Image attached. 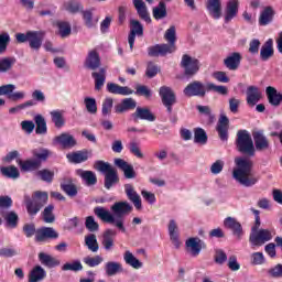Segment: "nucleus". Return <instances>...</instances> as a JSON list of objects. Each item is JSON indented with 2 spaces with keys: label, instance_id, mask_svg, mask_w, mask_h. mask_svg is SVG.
<instances>
[{
  "label": "nucleus",
  "instance_id": "obj_25",
  "mask_svg": "<svg viewBox=\"0 0 282 282\" xmlns=\"http://www.w3.org/2000/svg\"><path fill=\"white\" fill-rule=\"evenodd\" d=\"M274 56V40H267L260 48V61L268 63Z\"/></svg>",
  "mask_w": 282,
  "mask_h": 282
},
{
  "label": "nucleus",
  "instance_id": "obj_30",
  "mask_svg": "<svg viewBox=\"0 0 282 282\" xmlns=\"http://www.w3.org/2000/svg\"><path fill=\"white\" fill-rule=\"evenodd\" d=\"M66 159L70 164H83L89 160V151L80 150L66 154Z\"/></svg>",
  "mask_w": 282,
  "mask_h": 282
},
{
  "label": "nucleus",
  "instance_id": "obj_44",
  "mask_svg": "<svg viewBox=\"0 0 282 282\" xmlns=\"http://www.w3.org/2000/svg\"><path fill=\"white\" fill-rule=\"evenodd\" d=\"M78 175L84 180L86 186H96L98 184V177L93 171L78 170Z\"/></svg>",
  "mask_w": 282,
  "mask_h": 282
},
{
  "label": "nucleus",
  "instance_id": "obj_12",
  "mask_svg": "<svg viewBox=\"0 0 282 282\" xmlns=\"http://www.w3.org/2000/svg\"><path fill=\"white\" fill-rule=\"evenodd\" d=\"M206 91H208V88H206V85L199 80H194L189 83L183 90L184 95L187 96V98H193L194 96H198V98H204L206 96Z\"/></svg>",
  "mask_w": 282,
  "mask_h": 282
},
{
  "label": "nucleus",
  "instance_id": "obj_10",
  "mask_svg": "<svg viewBox=\"0 0 282 282\" xmlns=\"http://www.w3.org/2000/svg\"><path fill=\"white\" fill-rule=\"evenodd\" d=\"M159 96L167 113H173V105L177 104V95H175V91H173V88L169 86H162L159 89Z\"/></svg>",
  "mask_w": 282,
  "mask_h": 282
},
{
  "label": "nucleus",
  "instance_id": "obj_50",
  "mask_svg": "<svg viewBox=\"0 0 282 282\" xmlns=\"http://www.w3.org/2000/svg\"><path fill=\"white\" fill-rule=\"evenodd\" d=\"M51 113V120L56 127V129H63L65 127V117L63 116V111L53 110Z\"/></svg>",
  "mask_w": 282,
  "mask_h": 282
},
{
  "label": "nucleus",
  "instance_id": "obj_46",
  "mask_svg": "<svg viewBox=\"0 0 282 282\" xmlns=\"http://www.w3.org/2000/svg\"><path fill=\"white\" fill-rule=\"evenodd\" d=\"M123 260L127 263V265H130V268H133L134 270H140V268L143 267L142 261L135 258V256H133L131 251H126L123 253Z\"/></svg>",
  "mask_w": 282,
  "mask_h": 282
},
{
  "label": "nucleus",
  "instance_id": "obj_17",
  "mask_svg": "<svg viewBox=\"0 0 282 282\" xmlns=\"http://www.w3.org/2000/svg\"><path fill=\"white\" fill-rule=\"evenodd\" d=\"M230 129V119L226 115H221L218 119L216 131L221 142H228V130Z\"/></svg>",
  "mask_w": 282,
  "mask_h": 282
},
{
  "label": "nucleus",
  "instance_id": "obj_14",
  "mask_svg": "<svg viewBox=\"0 0 282 282\" xmlns=\"http://www.w3.org/2000/svg\"><path fill=\"white\" fill-rule=\"evenodd\" d=\"M48 239H58V231L52 227H41L36 229L35 241L37 243H45Z\"/></svg>",
  "mask_w": 282,
  "mask_h": 282
},
{
  "label": "nucleus",
  "instance_id": "obj_40",
  "mask_svg": "<svg viewBox=\"0 0 282 282\" xmlns=\"http://www.w3.org/2000/svg\"><path fill=\"white\" fill-rule=\"evenodd\" d=\"M82 17L84 24L88 28V30H91L98 25V18H94V9L83 10Z\"/></svg>",
  "mask_w": 282,
  "mask_h": 282
},
{
  "label": "nucleus",
  "instance_id": "obj_42",
  "mask_svg": "<svg viewBox=\"0 0 282 282\" xmlns=\"http://www.w3.org/2000/svg\"><path fill=\"white\" fill-rule=\"evenodd\" d=\"M118 232L113 229H106L102 235L101 245L104 246L105 250H111L113 248V237H116Z\"/></svg>",
  "mask_w": 282,
  "mask_h": 282
},
{
  "label": "nucleus",
  "instance_id": "obj_11",
  "mask_svg": "<svg viewBox=\"0 0 282 282\" xmlns=\"http://www.w3.org/2000/svg\"><path fill=\"white\" fill-rule=\"evenodd\" d=\"M272 231L269 229H259L257 231H252L249 236V243H251L252 248H259L268 241H272Z\"/></svg>",
  "mask_w": 282,
  "mask_h": 282
},
{
  "label": "nucleus",
  "instance_id": "obj_24",
  "mask_svg": "<svg viewBox=\"0 0 282 282\" xmlns=\"http://www.w3.org/2000/svg\"><path fill=\"white\" fill-rule=\"evenodd\" d=\"M138 107V101L129 97L121 100V102L115 106V113H127V111H133Z\"/></svg>",
  "mask_w": 282,
  "mask_h": 282
},
{
  "label": "nucleus",
  "instance_id": "obj_57",
  "mask_svg": "<svg viewBox=\"0 0 282 282\" xmlns=\"http://www.w3.org/2000/svg\"><path fill=\"white\" fill-rule=\"evenodd\" d=\"M84 105L88 113H91L93 116H95V113H98V104H96V98L94 97L84 98Z\"/></svg>",
  "mask_w": 282,
  "mask_h": 282
},
{
  "label": "nucleus",
  "instance_id": "obj_16",
  "mask_svg": "<svg viewBox=\"0 0 282 282\" xmlns=\"http://www.w3.org/2000/svg\"><path fill=\"white\" fill-rule=\"evenodd\" d=\"M115 166L122 171L126 180H135L138 177L135 169H133L131 163L124 161L123 159H115Z\"/></svg>",
  "mask_w": 282,
  "mask_h": 282
},
{
  "label": "nucleus",
  "instance_id": "obj_3",
  "mask_svg": "<svg viewBox=\"0 0 282 282\" xmlns=\"http://www.w3.org/2000/svg\"><path fill=\"white\" fill-rule=\"evenodd\" d=\"M169 44H155L154 46L148 47V55L152 57L166 56L167 54H173L177 50L175 42L177 37L175 35V26H170L164 35Z\"/></svg>",
  "mask_w": 282,
  "mask_h": 282
},
{
  "label": "nucleus",
  "instance_id": "obj_27",
  "mask_svg": "<svg viewBox=\"0 0 282 282\" xmlns=\"http://www.w3.org/2000/svg\"><path fill=\"white\" fill-rule=\"evenodd\" d=\"M224 226L228 230H231L232 235L237 237L238 239H241V235H243V227H241V223L237 221L232 217H227L224 220Z\"/></svg>",
  "mask_w": 282,
  "mask_h": 282
},
{
  "label": "nucleus",
  "instance_id": "obj_59",
  "mask_svg": "<svg viewBox=\"0 0 282 282\" xmlns=\"http://www.w3.org/2000/svg\"><path fill=\"white\" fill-rule=\"evenodd\" d=\"M207 91H215L216 94H219L220 96H228V87L226 86H217L213 83L206 84Z\"/></svg>",
  "mask_w": 282,
  "mask_h": 282
},
{
  "label": "nucleus",
  "instance_id": "obj_23",
  "mask_svg": "<svg viewBox=\"0 0 282 282\" xmlns=\"http://www.w3.org/2000/svg\"><path fill=\"white\" fill-rule=\"evenodd\" d=\"M131 116L134 122H138V120H147L148 122H155L156 120L155 115H153V112L149 108L137 107L135 111Z\"/></svg>",
  "mask_w": 282,
  "mask_h": 282
},
{
  "label": "nucleus",
  "instance_id": "obj_60",
  "mask_svg": "<svg viewBox=\"0 0 282 282\" xmlns=\"http://www.w3.org/2000/svg\"><path fill=\"white\" fill-rule=\"evenodd\" d=\"M36 175L42 180V182H47V184H52V182H54V172L47 169L37 171Z\"/></svg>",
  "mask_w": 282,
  "mask_h": 282
},
{
  "label": "nucleus",
  "instance_id": "obj_48",
  "mask_svg": "<svg viewBox=\"0 0 282 282\" xmlns=\"http://www.w3.org/2000/svg\"><path fill=\"white\" fill-rule=\"evenodd\" d=\"M169 235L171 241L180 248V236L177 235V223L174 219H171L167 226Z\"/></svg>",
  "mask_w": 282,
  "mask_h": 282
},
{
  "label": "nucleus",
  "instance_id": "obj_58",
  "mask_svg": "<svg viewBox=\"0 0 282 282\" xmlns=\"http://www.w3.org/2000/svg\"><path fill=\"white\" fill-rule=\"evenodd\" d=\"M84 263L88 265V268H98L105 259L101 256H95V257H85L84 258Z\"/></svg>",
  "mask_w": 282,
  "mask_h": 282
},
{
  "label": "nucleus",
  "instance_id": "obj_47",
  "mask_svg": "<svg viewBox=\"0 0 282 282\" xmlns=\"http://www.w3.org/2000/svg\"><path fill=\"white\" fill-rule=\"evenodd\" d=\"M152 14L155 21H161V19H166L169 14L166 11V3L164 1L159 2V4L152 9Z\"/></svg>",
  "mask_w": 282,
  "mask_h": 282
},
{
  "label": "nucleus",
  "instance_id": "obj_9",
  "mask_svg": "<svg viewBox=\"0 0 282 282\" xmlns=\"http://www.w3.org/2000/svg\"><path fill=\"white\" fill-rule=\"evenodd\" d=\"M181 67L184 69V76L193 78L202 68V63H199V59L184 54L181 59Z\"/></svg>",
  "mask_w": 282,
  "mask_h": 282
},
{
  "label": "nucleus",
  "instance_id": "obj_38",
  "mask_svg": "<svg viewBox=\"0 0 282 282\" xmlns=\"http://www.w3.org/2000/svg\"><path fill=\"white\" fill-rule=\"evenodd\" d=\"M91 76L95 80L96 91H100L105 87V80H107V69L99 68V72H93Z\"/></svg>",
  "mask_w": 282,
  "mask_h": 282
},
{
  "label": "nucleus",
  "instance_id": "obj_8",
  "mask_svg": "<svg viewBox=\"0 0 282 282\" xmlns=\"http://www.w3.org/2000/svg\"><path fill=\"white\" fill-rule=\"evenodd\" d=\"M236 149L243 155L254 158V142L252 141V137L248 130H239L237 132Z\"/></svg>",
  "mask_w": 282,
  "mask_h": 282
},
{
  "label": "nucleus",
  "instance_id": "obj_13",
  "mask_svg": "<svg viewBox=\"0 0 282 282\" xmlns=\"http://www.w3.org/2000/svg\"><path fill=\"white\" fill-rule=\"evenodd\" d=\"M135 36H144V25L139 20H130V32L128 34V43L130 45V52H133V45H135Z\"/></svg>",
  "mask_w": 282,
  "mask_h": 282
},
{
  "label": "nucleus",
  "instance_id": "obj_19",
  "mask_svg": "<svg viewBox=\"0 0 282 282\" xmlns=\"http://www.w3.org/2000/svg\"><path fill=\"white\" fill-rule=\"evenodd\" d=\"M53 142H55V144H59V147L64 149H74V147L78 144L76 138L67 132H63L59 135L55 137L53 139Z\"/></svg>",
  "mask_w": 282,
  "mask_h": 282
},
{
  "label": "nucleus",
  "instance_id": "obj_31",
  "mask_svg": "<svg viewBox=\"0 0 282 282\" xmlns=\"http://www.w3.org/2000/svg\"><path fill=\"white\" fill-rule=\"evenodd\" d=\"M267 98L272 107H280L282 102V94L276 88L269 86L265 89Z\"/></svg>",
  "mask_w": 282,
  "mask_h": 282
},
{
  "label": "nucleus",
  "instance_id": "obj_41",
  "mask_svg": "<svg viewBox=\"0 0 282 282\" xmlns=\"http://www.w3.org/2000/svg\"><path fill=\"white\" fill-rule=\"evenodd\" d=\"M18 164L21 171H23L24 173H32V171H39V169L41 167L40 163L34 159H29L25 161L19 160Z\"/></svg>",
  "mask_w": 282,
  "mask_h": 282
},
{
  "label": "nucleus",
  "instance_id": "obj_56",
  "mask_svg": "<svg viewBox=\"0 0 282 282\" xmlns=\"http://www.w3.org/2000/svg\"><path fill=\"white\" fill-rule=\"evenodd\" d=\"M58 28V34L62 39H67L69 34H72V25H69V22L59 21L57 22Z\"/></svg>",
  "mask_w": 282,
  "mask_h": 282
},
{
  "label": "nucleus",
  "instance_id": "obj_29",
  "mask_svg": "<svg viewBox=\"0 0 282 282\" xmlns=\"http://www.w3.org/2000/svg\"><path fill=\"white\" fill-rule=\"evenodd\" d=\"M247 105L249 107H254L259 100H261V90L257 86H249L246 91Z\"/></svg>",
  "mask_w": 282,
  "mask_h": 282
},
{
  "label": "nucleus",
  "instance_id": "obj_43",
  "mask_svg": "<svg viewBox=\"0 0 282 282\" xmlns=\"http://www.w3.org/2000/svg\"><path fill=\"white\" fill-rule=\"evenodd\" d=\"M34 122L36 135H45V133H47V121H45V117H43V115H36Z\"/></svg>",
  "mask_w": 282,
  "mask_h": 282
},
{
  "label": "nucleus",
  "instance_id": "obj_6",
  "mask_svg": "<svg viewBox=\"0 0 282 282\" xmlns=\"http://www.w3.org/2000/svg\"><path fill=\"white\" fill-rule=\"evenodd\" d=\"M94 167L96 171L105 174L104 187L106 191H111L116 184H120V176L118 175V170L111 166V164L105 161H96Z\"/></svg>",
  "mask_w": 282,
  "mask_h": 282
},
{
  "label": "nucleus",
  "instance_id": "obj_53",
  "mask_svg": "<svg viewBox=\"0 0 282 282\" xmlns=\"http://www.w3.org/2000/svg\"><path fill=\"white\" fill-rule=\"evenodd\" d=\"M42 218L45 224H54L56 216L54 215V205L50 204L42 212Z\"/></svg>",
  "mask_w": 282,
  "mask_h": 282
},
{
  "label": "nucleus",
  "instance_id": "obj_37",
  "mask_svg": "<svg viewBox=\"0 0 282 282\" xmlns=\"http://www.w3.org/2000/svg\"><path fill=\"white\" fill-rule=\"evenodd\" d=\"M206 6L213 19H221V0H207Z\"/></svg>",
  "mask_w": 282,
  "mask_h": 282
},
{
  "label": "nucleus",
  "instance_id": "obj_28",
  "mask_svg": "<svg viewBox=\"0 0 282 282\" xmlns=\"http://www.w3.org/2000/svg\"><path fill=\"white\" fill-rule=\"evenodd\" d=\"M239 14V0H229L225 9V23H230Z\"/></svg>",
  "mask_w": 282,
  "mask_h": 282
},
{
  "label": "nucleus",
  "instance_id": "obj_32",
  "mask_svg": "<svg viewBox=\"0 0 282 282\" xmlns=\"http://www.w3.org/2000/svg\"><path fill=\"white\" fill-rule=\"evenodd\" d=\"M37 257H39L40 263L45 268L52 269V268H58V265H61V260L45 252H40Z\"/></svg>",
  "mask_w": 282,
  "mask_h": 282
},
{
  "label": "nucleus",
  "instance_id": "obj_49",
  "mask_svg": "<svg viewBox=\"0 0 282 282\" xmlns=\"http://www.w3.org/2000/svg\"><path fill=\"white\" fill-rule=\"evenodd\" d=\"M0 173L3 177H8L9 180H17L21 175V173H19V169L14 165L0 167Z\"/></svg>",
  "mask_w": 282,
  "mask_h": 282
},
{
  "label": "nucleus",
  "instance_id": "obj_39",
  "mask_svg": "<svg viewBox=\"0 0 282 282\" xmlns=\"http://www.w3.org/2000/svg\"><path fill=\"white\" fill-rule=\"evenodd\" d=\"M105 273L108 276H116V274H120V272H123L122 263L116 262V261H108L105 263L104 267Z\"/></svg>",
  "mask_w": 282,
  "mask_h": 282
},
{
  "label": "nucleus",
  "instance_id": "obj_20",
  "mask_svg": "<svg viewBox=\"0 0 282 282\" xmlns=\"http://www.w3.org/2000/svg\"><path fill=\"white\" fill-rule=\"evenodd\" d=\"M123 187H124V193H126L128 199L130 202H132L134 208H137V210L142 209V198L135 191V187H133V184L128 183V184H124Z\"/></svg>",
  "mask_w": 282,
  "mask_h": 282
},
{
  "label": "nucleus",
  "instance_id": "obj_55",
  "mask_svg": "<svg viewBox=\"0 0 282 282\" xmlns=\"http://www.w3.org/2000/svg\"><path fill=\"white\" fill-rule=\"evenodd\" d=\"M63 272H80L83 271V263L80 260H75L73 262H66L62 265Z\"/></svg>",
  "mask_w": 282,
  "mask_h": 282
},
{
  "label": "nucleus",
  "instance_id": "obj_62",
  "mask_svg": "<svg viewBox=\"0 0 282 282\" xmlns=\"http://www.w3.org/2000/svg\"><path fill=\"white\" fill-rule=\"evenodd\" d=\"M113 109V98L107 97L101 105L102 116H111V110Z\"/></svg>",
  "mask_w": 282,
  "mask_h": 282
},
{
  "label": "nucleus",
  "instance_id": "obj_22",
  "mask_svg": "<svg viewBox=\"0 0 282 282\" xmlns=\"http://www.w3.org/2000/svg\"><path fill=\"white\" fill-rule=\"evenodd\" d=\"M241 53L239 52H234L230 53L225 59H224V65L229 72H237L239 67L241 66Z\"/></svg>",
  "mask_w": 282,
  "mask_h": 282
},
{
  "label": "nucleus",
  "instance_id": "obj_4",
  "mask_svg": "<svg viewBox=\"0 0 282 282\" xmlns=\"http://www.w3.org/2000/svg\"><path fill=\"white\" fill-rule=\"evenodd\" d=\"M50 200L47 192L35 191L32 196L24 195V206L29 217H36Z\"/></svg>",
  "mask_w": 282,
  "mask_h": 282
},
{
  "label": "nucleus",
  "instance_id": "obj_5",
  "mask_svg": "<svg viewBox=\"0 0 282 282\" xmlns=\"http://www.w3.org/2000/svg\"><path fill=\"white\" fill-rule=\"evenodd\" d=\"M107 91L117 96H131V94H135V96H143V98H147V100L153 96V91L145 85H138L135 87V91H133V89L129 88V86H120L116 83H108Z\"/></svg>",
  "mask_w": 282,
  "mask_h": 282
},
{
  "label": "nucleus",
  "instance_id": "obj_2",
  "mask_svg": "<svg viewBox=\"0 0 282 282\" xmlns=\"http://www.w3.org/2000/svg\"><path fill=\"white\" fill-rule=\"evenodd\" d=\"M236 166L238 169L234 170V178L236 182H239L241 186H246L249 188L250 186H254L259 182V178L252 176V161L246 158H237L235 160Z\"/></svg>",
  "mask_w": 282,
  "mask_h": 282
},
{
  "label": "nucleus",
  "instance_id": "obj_61",
  "mask_svg": "<svg viewBox=\"0 0 282 282\" xmlns=\"http://www.w3.org/2000/svg\"><path fill=\"white\" fill-rule=\"evenodd\" d=\"M85 7H83V3L78 2V1H69L66 4V10L67 12H69L70 14H78V12H83Z\"/></svg>",
  "mask_w": 282,
  "mask_h": 282
},
{
  "label": "nucleus",
  "instance_id": "obj_18",
  "mask_svg": "<svg viewBox=\"0 0 282 282\" xmlns=\"http://www.w3.org/2000/svg\"><path fill=\"white\" fill-rule=\"evenodd\" d=\"M256 149L258 151H268L270 149V140L263 133V130H257L252 132Z\"/></svg>",
  "mask_w": 282,
  "mask_h": 282
},
{
  "label": "nucleus",
  "instance_id": "obj_36",
  "mask_svg": "<svg viewBox=\"0 0 282 282\" xmlns=\"http://www.w3.org/2000/svg\"><path fill=\"white\" fill-rule=\"evenodd\" d=\"M2 218L4 219L6 228L14 229L19 227V214L17 212H7L2 214Z\"/></svg>",
  "mask_w": 282,
  "mask_h": 282
},
{
  "label": "nucleus",
  "instance_id": "obj_51",
  "mask_svg": "<svg viewBox=\"0 0 282 282\" xmlns=\"http://www.w3.org/2000/svg\"><path fill=\"white\" fill-rule=\"evenodd\" d=\"M85 246H87L90 252H97L98 250H100V246L98 245V238H96L95 234L85 236Z\"/></svg>",
  "mask_w": 282,
  "mask_h": 282
},
{
  "label": "nucleus",
  "instance_id": "obj_45",
  "mask_svg": "<svg viewBox=\"0 0 282 282\" xmlns=\"http://www.w3.org/2000/svg\"><path fill=\"white\" fill-rule=\"evenodd\" d=\"M31 153H32V155L34 158L33 160L35 162L40 163V166H41V164H43V162H47V159L51 155L50 150L44 149V148L34 149V150H32Z\"/></svg>",
  "mask_w": 282,
  "mask_h": 282
},
{
  "label": "nucleus",
  "instance_id": "obj_35",
  "mask_svg": "<svg viewBox=\"0 0 282 282\" xmlns=\"http://www.w3.org/2000/svg\"><path fill=\"white\" fill-rule=\"evenodd\" d=\"M47 276V272L43 267L35 265L29 273V282H41Z\"/></svg>",
  "mask_w": 282,
  "mask_h": 282
},
{
  "label": "nucleus",
  "instance_id": "obj_21",
  "mask_svg": "<svg viewBox=\"0 0 282 282\" xmlns=\"http://www.w3.org/2000/svg\"><path fill=\"white\" fill-rule=\"evenodd\" d=\"M100 54L98 51L93 50L88 52V55L84 62V67H86V69H91V72H96V69L100 68Z\"/></svg>",
  "mask_w": 282,
  "mask_h": 282
},
{
  "label": "nucleus",
  "instance_id": "obj_52",
  "mask_svg": "<svg viewBox=\"0 0 282 282\" xmlns=\"http://www.w3.org/2000/svg\"><path fill=\"white\" fill-rule=\"evenodd\" d=\"M194 142L195 144H207L208 143V134H206V130L203 128L194 129Z\"/></svg>",
  "mask_w": 282,
  "mask_h": 282
},
{
  "label": "nucleus",
  "instance_id": "obj_26",
  "mask_svg": "<svg viewBox=\"0 0 282 282\" xmlns=\"http://www.w3.org/2000/svg\"><path fill=\"white\" fill-rule=\"evenodd\" d=\"M132 3L141 21H145V23H151V13H149V8H147V3L142 0H132Z\"/></svg>",
  "mask_w": 282,
  "mask_h": 282
},
{
  "label": "nucleus",
  "instance_id": "obj_34",
  "mask_svg": "<svg viewBox=\"0 0 282 282\" xmlns=\"http://www.w3.org/2000/svg\"><path fill=\"white\" fill-rule=\"evenodd\" d=\"M274 9L272 7H265L259 17V25L265 26L270 25L274 21Z\"/></svg>",
  "mask_w": 282,
  "mask_h": 282
},
{
  "label": "nucleus",
  "instance_id": "obj_64",
  "mask_svg": "<svg viewBox=\"0 0 282 282\" xmlns=\"http://www.w3.org/2000/svg\"><path fill=\"white\" fill-rule=\"evenodd\" d=\"M160 72V67L155 65L153 62H149L145 70V76L148 78H155L158 76V73Z\"/></svg>",
  "mask_w": 282,
  "mask_h": 282
},
{
  "label": "nucleus",
  "instance_id": "obj_54",
  "mask_svg": "<svg viewBox=\"0 0 282 282\" xmlns=\"http://www.w3.org/2000/svg\"><path fill=\"white\" fill-rule=\"evenodd\" d=\"M17 63V59L13 57H4L0 59V74H8L12 66Z\"/></svg>",
  "mask_w": 282,
  "mask_h": 282
},
{
  "label": "nucleus",
  "instance_id": "obj_15",
  "mask_svg": "<svg viewBox=\"0 0 282 282\" xmlns=\"http://www.w3.org/2000/svg\"><path fill=\"white\" fill-rule=\"evenodd\" d=\"M185 246L191 252L192 257H199L202 250H206V242H204L198 237L188 238L185 241Z\"/></svg>",
  "mask_w": 282,
  "mask_h": 282
},
{
  "label": "nucleus",
  "instance_id": "obj_1",
  "mask_svg": "<svg viewBox=\"0 0 282 282\" xmlns=\"http://www.w3.org/2000/svg\"><path fill=\"white\" fill-rule=\"evenodd\" d=\"M110 210L111 212L105 207L98 206L94 208V214L101 219V221H105V224H110L111 226H115V228H118L120 232H127L124 217H128V215L133 213V205L127 200H120L112 204Z\"/></svg>",
  "mask_w": 282,
  "mask_h": 282
},
{
  "label": "nucleus",
  "instance_id": "obj_33",
  "mask_svg": "<svg viewBox=\"0 0 282 282\" xmlns=\"http://www.w3.org/2000/svg\"><path fill=\"white\" fill-rule=\"evenodd\" d=\"M61 189L68 195V197H76L78 195V187L74 184L72 178H64L61 184Z\"/></svg>",
  "mask_w": 282,
  "mask_h": 282
},
{
  "label": "nucleus",
  "instance_id": "obj_63",
  "mask_svg": "<svg viewBox=\"0 0 282 282\" xmlns=\"http://www.w3.org/2000/svg\"><path fill=\"white\" fill-rule=\"evenodd\" d=\"M85 227L89 232H98L100 225H98L94 216H88L86 217Z\"/></svg>",
  "mask_w": 282,
  "mask_h": 282
},
{
  "label": "nucleus",
  "instance_id": "obj_7",
  "mask_svg": "<svg viewBox=\"0 0 282 282\" xmlns=\"http://www.w3.org/2000/svg\"><path fill=\"white\" fill-rule=\"evenodd\" d=\"M45 40L44 31H28L26 33H17V43H29V47L33 52H39L43 47V41Z\"/></svg>",
  "mask_w": 282,
  "mask_h": 282
}]
</instances>
